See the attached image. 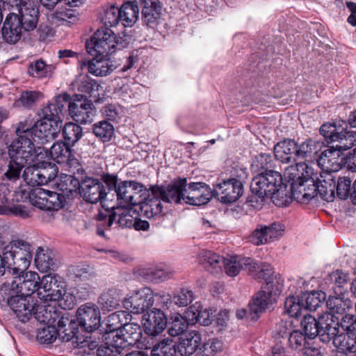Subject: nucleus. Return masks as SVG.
Instances as JSON below:
<instances>
[{
  "label": "nucleus",
  "instance_id": "nucleus-1",
  "mask_svg": "<svg viewBox=\"0 0 356 356\" xmlns=\"http://www.w3.org/2000/svg\"><path fill=\"white\" fill-rule=\"evenodd\" d=\"M341 124H324L320 128L321 134L328 143H335L324 150L318 159V164L323 171L337 172L342 166L341 152L350 149L356 144V133L347 131Z\"/></svg>",
  "mask_w": 356,
  "mask_h": 356
},
{
  "label": "nucleus",
  "instance_id": "nucleus-2",
  "mask_svg": "<svg viewBox=\"0 0 356 356\" xmlns=\"http://www.w3.org/2000/svg\"><path fill=\"white\" fill-rule=\"evenodd\" d=\"M8 303L22 322L28 321L33 314L41 322L49 323L55 321L56 314L54 307L36 305L32 298L16 294L8 299Z\"/></svg>",
  "mask_w": 356,
  "mask_h": 356
},
{
  "label": "nucleus",
  "instance_id": "nucleus-3",
  "mask_svg": "<svg viewBox=\"0 0 356 356\" xmlns=\"http://www.w3.org/2000/svg\"><path fill=\"white\" fill-rule=\"evenodd\" d=\"M131 37L124 34L118 38L114 32L108 27L98 29L90 40L86 44L89 54L106 56L113 54L116 49H123L130 42Z\"/></svg>",
  "mask_w": 356,
  "mask_h": 356
},
{
  "label": "nucleus",
  "instance_id": "nucleus-4",
  "mask_svg": "<svg viewBox=\"0 0 356 356\" xmlns=\"http://www.w3.org/2000/svg\"><path fill=\"white\" fill-rule=\"evenodd\" d=\"M3 260L8 265L7 270L12 275L24 273L32 259L31 244L24 240H13L3 247Z\"/></svg>",
  "mask_w": 356,
  "mask_h": 356
},
{
  "label": "nucleus",
  "instance_id": "nucleus-5",
  "mask_svg": "<svg viewBox=\"0 0 356 356\" xmlns=\"http://www.w3.org/2000/svg\"><path fill=\"white\" fill-rule=\"evenodd\" d=\"M283 188L284 186L281 174L274 170H266L258 174L252 179L250 184L253 193L259 197H270L276 204L277 197Z\"/></svg>",
  "mask_w": 356,
  "mask_h": 356
},
{
  "label": "nucleus",
  "instance_id": "nucleus-6",
  "mask_svg": "<svg viewBox=\"0 0 356 356\" xmlns=\"http://www.w3.org/2000/svg\"><path fill=\"white\" fill-rule=\"evenodd\" d=\"M34 137L16 136V138L8 147V152L10 159L29 163L34 161L42 153L43 147H36Z\"/></svg>",
  "mask_w": 356,
  "mask_h": 356
},
{
  "label": "nucleus",
  "instance_id": "nucleus-7",
  "mask_svg": "<svg viewBox=\"0 0 356 356\" xmlns=\"http://www.w3.org/2000/svg\"><path fill=\"white\" fill-rule=\"evenodd\" d=\"M282 284L278 280L270 277L250 302V311L254 314L264 312L276 301L282 291Z\"/></svg>",
  "mask_w": 356,
  "mask_h": 356
},
{
  "label": "nucleus",
  "instance_id": "nucleus-8",
  "mask_svg": "<svg viewBox=\"0 0 356 356\" xmlns=\"http://www.w3.org/2000/svg\"><path fill=\"white\" fill-rule=\"evenodd\" d=\"M142 337V328L135 323H124L120 330L104 336L106 343L122 349L136 344Z\"/></svg>",
  "mask_w": 356,
  "mask_h": 356
},
{
  "label": "nucleus",
  "instance_id": "nucleus-9",
  "mask_svg": "<svg viewBox=\"0 0 356 356\" xmlns=\"http://www.w3.org/2000/svg\"><path fill=\"white\" fill-rule=\"evenodd\" d=\"M57 173L56 164L42 162L26 168L22 173V179L27 185L31 186L44 185L53 180Z\"/></svg>",
  "mask_w": 356,
  "mask_h": 356
},
{
  "label": "nucleus",
  "instance_id": "nucleus-10",
  "mask_svg": "<svg viewBox=\"0 0 356 356\" xmlns=\"http://www.w3.org/2000/svg\"><path fill=\"white\" fill-rule=\"evenodd\" d=\"M118 201L120 204L127 205H138L144 200L143 195L146 193L143 185L134 181H124L118 183L115 189Z\"/></svg>",
  "mask_w": 356,
  "mask_h": 356
},
{
  "label": "nucleus",
  "instance_id": "nucleus-11",
  "mask_svg": "<svg viewBox=\"0 0 356 356\" xmlns=\"http://www.w3.org/2000/svg\"><path fill=\"white\" fill-rule=\"evenodd\" d=\"M65 195L56 192L37 188L33 191L31 204L40 209L58 211L64 206Z\"/></svg>",
  "mask_w": 356,
  "mask_h": 356
},
{
  "label": "nucleus",
  "instance_id": "nucleus-12",
  "mask_svg": "<svg viewBox=\"0 0 356 356\" xmlns=\"http://www.w3.org/2000/svg\"><path fill=\"white\" fill-rule=\"evenodd\" d=\"M153 304L154 294L149 288H142L122 301L124 308L136 314L143 313L152 307Z\"/></svg>",
  "mask_w": 356,
  "mask_h": 356
},
{
  "label": "nucleus",
  "instance_id": "nucleus-13",
  "mask_svg": "<svg viewBox=\"0 0 356 356\" xmlns=\"http://www.w3.org/2000/svg\"><path fill=\"white\" fill-rule=\"evenodd\" d=\"M214 196L225 204L236 202L243 193V186L241 180L235 178L222 180L213 188Z\"/></svg>",
  "mask_w": 356,
  "mask_h": 356
},
{
  "label": "nucleus",
  "instance_id": "nucleus-14",
  "mask_svg": "<svg viewBox=\"0 0 356 356\" xmlns=\"http://www.w3.org/2000/svg\"><path fill=\"white\" fill-rule=\"evenodd\" d=\"M186 179L175 180L166 186H154L152 189L154 197L168 203L181 204L184 199V187Z\"/></svg>",
  "mask_w": 356,
  "mask_h": 356
},
{
  "label": "nucleus",
  "instance_id": "nucleus-15",
  "mask_svg": "<svg viewBox=\"0 0 356 356\" xmlns=\"http://www.w3.org/2000/svg\"><path fill=\"white\" fill-rule=\"evenodd\" d=\"M14 280L10 284V290L13 293L27 298L38 292L40 276L35 272L28 271L19 275H14Z\"/></svg>",
  "mask_w": 356,
  "mask_h": 356
},
{
  "label": "nucleus",
  "instance_id": "nucleus-16",
  "mask_svg": "<svg viewBox=\"0 0 356 356\" xmlns=\"http://www.w3.org/2000/svg\"><path fill=\"white\" fill-rule=\"evenodd\" d=\"M213 197L211 188L202 182L186 183L184 187V202L191 205L201 206L208 203Z\"/></svg>",
  "mask_w": 356,
  "mask_h": 356
},
{
  "label": "nucleus",
  "instance_id": "nucleus-17",
  "mask_svg": "<svg viewBox=\"0 0 356 356\" xmlns=\"http://www.w3.org/2000/svg\"><path fill=\"white\" fill-rule=\"evenodd\" d=\"M59 277L56 274H47L40 279L38 289V298L44 301H58L63 296L62 286L58 282Z\"/></svg>",
  "mask_w": 356,
  "mask_h": 356
},
{
  "label": "nucleus",
  "instance_id": "nucleus-18",
  "mask_svg": "<svg viewBox=\"0 0 356 356\" xmlns=\"http://www.w3.org/2000/svg\"><path fill=\"white\" fill-rule=\"evenodd\" d=\"M79 325L86 331L91 332L97 330L100 323V312L94 304L86 303L77 310Z\"/></svg>",
  "mask_w": 356,
  "mask_h": 356
},
{
  "label": "nucleus",
  "instance_id": "nucleus-19",
  "mask_svg": "<svg viewBox=\"0 0 356 356\" xmlns=\"http://www.w3.org/2000/svg\"><path fill=\"white\" fill-rule=\"evenodd\" d=\"M81 196L89 203L95 204L106 197L105 188L103 183L98 179L86 177L81 180Z\"/></svg>",
  "mask_w": 356,
  "mask_h": 356
},
{
  "label": "nucleus",
  "instance_id": "nucleus-20",
  "mask_svg": "<svg viewBox=\"0 0 356 356\" xmlns=\"http://www.w3.org/2000/svg\"><path fill=\"white\" fill-rule=\"evenodd\" d=\"M143 318L144 331L149 337L159 335L166 327L167 318L159 309H154L147 312L143 315Z\"/></svg>",
  "mask_w": 356,
  "mask_h": 356
},
{
  "label": "nucleus",
  "instance_id": "nucleus-21",
  "mask_svg": "<svg viewBox=\"0 0 356 356\" xmlns=\"http://www.w3.org/2000/svg\"><path fill=\"white\" fill-rule=\"evenodd\" d=\"M69 113L77 122L87 124L91 122L95 115V110L91 100L84 99L69 104Z\"/></svg>",
  "mask_w": 356,
  "mask_h": 356
},
{
  "label": "nucleus",
  "instance_id": "nucleus-22",
  "mask_svg": "<svg viewBox=\"0 0 356 356\" xmlns=\"http://www.w3.org/2000/svg\"><path fill=\"white\" fill-rule=\"evenodd\" d=\"M24 26L17 13H10L6 17L2 28V36L8 43L18 42L22 35Z\"/></svg>",
  "mask_w": 356,
  "mask_h": 356
},
{
  "label": "nucleus",
  "instance_id": "nucleus-23",
  "mask_svg": "<svg viewBox=\"0 0 356 356\" xmlns=\"http://www.w3.org/2000/svg\"><path fill=\"white\" fill-rule=\"evenodd\" d=\"M105 57L97 54L95 58L88 61L78 59L80 68L82 70L86 67L88 72L96 76H106L115 69V65L108 59H106Z\"/></svg>",
  "mask_w": 356,
  "mask_h": 356
},
{
  "label": "nucleus",
  "instance_id": "nucleus-24",
  "mask_svg": "<svg viewBox=\"0 0 356 356\" xmlns=\"http://www.w3.org/2000/svg\"><path fill=\"white\" fill-rule=\"evenodd\" d=\"M320 339L323 342L332 340L340 333L339 318L331 313H324L319 316Z\"/></svg>",
  "mask_w": 356,
  "mask_h": 356
},
{
  "label": "nucleus",
  "instance_id": "nucleus-25",
  "mask_svg": "<svg viewBox=\"0 0 356 356\" xmlns=\"http://www.w3.org/2000/svg\"><path fill=\"white\" fill-rule=\"evenodd\" d=\"M296 148L297 143L295 140H284L275 145V156L282 163H297Z\"/></svg>",
  "mask_w": 356,
  "mask_h": 356
},
{
  "label": "nucleus",
  "instance_id": "nucleus-26",
  "mask_svg": "<svg viewBox=\"0 0 356 356\" xmlns=\"http://www.w3.org/2000/svg\"><path fill=\"white\" fill-rule=\"evenodd\" d=\"M61 127L40 119L35 123L33 137L37 138L42 144L48 143L56 137Z\"/></svg>",
  "mask_w": 356,
  "mask_h": 356
},
{
  "label": "nucleus",
  "instance_id": "nucleus-27",
  "mask_svg": "<svg viewBox=\"0 0 356 356\" xmlns=\"http://www.w3.org/2000/svg\"><path fill=\"white\" fill-rule=\"evenodd\" d=\"M17 9L18 10L17 15L22 21L24 31L35 29L38 22V9L31 4H22Z\"/></svg>",
  "mask_w": 356,
  "mask_h": 356
},
{
  "label": "nucleus",
  "instance_id": "nucleus-28",
  "mask_svg": "<svg viewBox=\"0 0 356 356\" xmlns=\"http://www.w3.org/2000/svg\"><path fill=\"white\" fill-rule=\"evenodd\" d=\"M222 257L207 250L200 252L197 257L198 263L207 271L211 273H217L222 270Z\"/></svg>",
  "mask_w": 356,
  "mask_h": 356
},
{
  "label": "nucleus",
  "instance_id": "nucleus-29",
  "mask_svg": "<svg viewBox=\"0 0 356 356\" xmlns=\"http://www.w3.org/2000/svg\"><path fill=\"white\" fill-rule=\"evenodd\" d=\"M201 341L200 334L196 331H191L179 339L177 346V352L182 356H189L197 350Z\"/></svg>",
  "mask_w": 356,
  "mask_h": 356
},
{
  "label": "nucleus",
  "instance_id": "nucleus-30",
  "mask_svg": "<svg viewBox=\"0 0 356 356\" xmlns=\"http://www.w3.org/2000/svg\"><path fill=\"white\" fill-rule=\"evenodd\" d=\"M292 197L302 203L315 197L314 182L313 181L291 183Z\"/></svg>",
  "mask_w": 356,
  "mask_h": 356
},
{
  "label": "nucleus",
  "instance_id": "nucleus-31",
  "mask_svg": "<svg viewBox=\"0 0 356 356\" xmlns=\"http://www.w3.org/2000/svg\"><path fill=\"white\" fill-rule=\"evenodd\" d=\"M241 262L243 269L248 270L251 275L264 279L266 282L271 277V268L269 264L257 263L250 257H243Z\"/></svg>",
  "mask_w": 356,
  "mask_h": 356
},
{
  "label": "nucleus",
  "instance_id": "nucleus-32",
  "mask_svg": "<svg viewBox=\"0 0 356 356\" xmlns=\"http://www.w3.org/2000/svg\"><path fill=\"white\" fill-rule=\"evenodd\" d=\"M35 264L36 268L41 272L54 270L57 268L56 259L53 254L48 249L44 250L39 247L35 256Z\"/></svg>",
  "mask_w": 356,
  "mask_h": 356
},
{
  "label": "nucleus",
  "instance_id": "nucleus-33",
  "mask_svg": "<svg viewBox=\"0 0 356 356\" xmlns=\"http://www.w3.org/2000/svg\"><path fill=\"white\" fill-rule=\"evenodd\" d=\"M318 145V143L312 139H307L300 145L297 144L296 152L297 154V164L300 165L302 168H304V166H307L306 162L312 160L313 154L317 152Z\"/></svg>",
  "mask_w": 356,
  "mask_h": 356
},
{
  "label": "nucleus",
  "instance_id": "nucleus-34",
  "mask_svg": "<svg viewBox=\"0 0 356 356\" xmlns=\"http://www.w3.org/2000/svg\"><path fill=\"white\" fill-rule=\"evenodd\" d=\"M120 22L124 26H132L138 19L139 9L136 2L127 0L119 8Z\"/></svg>",
  "mask_w": 356,
  "mask_h": 356
},
{
  "label": "nucleus",
  "instance_id": "nucleus-35",
  "mask_svg": "<svg viewBox=\"0 0 356 356\" xmlns=\"http://www.w3.org/2000/svg\"><path fill=\"white\" fill-rule=\"evenodd\" d=\"M122 293L118 289H110L104 292L98 298V303L102 309L111 311L120 305Z\"/></svg>",
  "mask_w": 356,
  "mask_h": 356
},
{
  "label": "nucleus",
  "instance_id": "nucleus-36",
  "mask_svg": "<svg viewBox=\"0 0 356 356\" xmlns=\"http://www.w3.org/2000/svg\"><path fill=\"white\" fill-rule=\"evenodd\" d=\"M145 348H152V356H175L177 351L175 342L170 338H165L152 346H146Z\"/></svg>",
  "mask_w": 356,
  "mask_h": 356
},
{
  "label": "nucleus",
  "instance_id": "nucleus-37",
  "mask_svg": "<svg viewBox=\"0 0 356 356\" xmlns=\"http://www.w3.org/2000/svg\"><path fill=\"white\" fill-rule=\"evenodd\" d=\"M355 333H339L332 339L334 346L338 349L337 353H350L355 350Z\"/></svg>",
  "mask_w": 356,
  "mask_h": 356
},
{
  "label": "nucleus",
  "instance_id": "nucleus-38",
  "mask_svg": "<svg viewBox=\"0 0 356 356\" xmlns=\"http://www.w3.org/2000/svg\"><path fill=\"white\" fill-rule=\"evenodd\" d=\"M161 15V6L157 2L147 3L142 10L144 23L149 27H154L158 24Z\"/></svg>",
  "mask_w": 356,
  "mask_h": 356
},
{
  "label": "nucleus",
  "instance_id": "nucleus-39",
  "mask_svg": "<svg viewBox=\"0 0 356 356\" xmlns=\"http://www.w3.org/2000/svg\"><path fill=\"white\" fill-rule=\"evenodd\" d=\"M67 143L64 142H57L54 143L50 149L49 154L53 160L58 163H64L67 162L71 156V149Z\"/></svg>",
  "mask_w": 356,
  "mask_h": 356
},
{
  "label": "nucleus",
  "instance_id": "nucleus-40",
  "mask_svg": "<svg viewBox=\"0 0 356 356\" xmlns=\"http://www.w3.org/2000/svg\"><path fill=\"white\" fill-rule=\"evenodd\" d=\"M120 10L113 5L102 8L99 13L101 22L106 26H115L120 22Z\"/></svg>",
  "mask_w": 356,
  "mask_h": 356
},
{
  "label": "nucleus",
  "instance_id": "nucleus-41",
  "mask_svg": "<svg viewBox=\"0 0 356 356\" xmlns=\"http://www.w3.org/2000/svg\"><path fill=\"white\" fill-rule=\"evenodd\" d=\"M132 209L123 206L113 207V215H115L117 224L122 227L131 228L134 224V218L131 214Z\"/></svg>",
  "mask_w": 356,
  "mask_h": 356
},
{
  "label": "nucleus",
  "instance_id": "nucleus-42",
  "mask_svg": "<svg viewBox=\"0 0 356 356\" xmlns=\"http://www.w3.org/2000/svg\"><path fill=\"white\" fill-rule=\"evenodd\" d=\"M26 164V163L10 159L8 169L3 174L4 179L13 184H16L19 181L21 184L22 181H23L22 170Z\"/></svg>",
  "mask_w": 356,
  "mask_h": 356
},
{
  "label": "nucleus",
  "instance_id": "nucleus-43",
  "mask_svg": "<svg viewBox=\"0 0 356 356\" xmlns=\"http://www.w3.org/2000/svg\"><path fill=\"white\" fill-rule=\"evenodd\" d=\"M329 313L337 314H342L346 309L350 308L353 303L348 298H344L341 296H332L328 298L326 302Z\"/></svg>",
  "mask_w": 356,
  "mask_h": 356
},
{
  "label": "nucleus",
  "instance_id": "nucleus-44",
  "mask_svg": "<svg viewBox=\"0 0 356 356\" xmlns=\"http://www.w3.org/2000/svg\"><path fill=\"white\" fill-rule=\"evenodd\" d=\"M43 97L42 94L36 90H24L19 97L15 101V104L18 107L31 108Z\"/></svg>",
  "mask_w": 356,
  "mask_h": 356
},
{
  "label": "nucleus",
  "instance_id": "nucleus-45",
  "mask_svg": "<svg viewBox=\"0 0 356 356\" xmlns=\"http://www.w3.org/2000/svg\"><path fill=\"white\" fill-rule=\"evenodd\" d=\"M94 134L102 142H108L114 135V127L106 120H102L95 123L92 126Z\"/></svg>",
  "mask_w": 356,
  "mask_h": 356
},
{
  "label": "nucleus",
  "instance_id": "nucleus-46",
  "mask_svg": "<svg viewBox=\"0 0 356 356\" xmlns=\"http://www.w3.org/2000/svg\"><path fill=\"white\" fill-rule=\"evenodd\" d=\"M83 135L81 127L73 122H68L63 128V136L68 145H74Z\"/></svg>",
  "mask_w": 356,
  "mask_h": 356
},
{
  "label": "nucleus",
  "instance_id": "nucleus-47",
  "mask_svg": "<svg viewBox=\"0 0 356 356\" xmlns=\"http://www.w3.org/2000/svg\"><path fill=\"white\" fill-rule=\"evenodd\" d=\"M315 197H320L326 201L332 202L334 198L335 185L333 182L330 183L326 179H320L319 184H314Z\"/></svg>",
  "mask_w": 356,
  "mask_h": 356
},
{
  "label": "nucleus",
  "instance_id": "nucleus-48",
  "mask_svg": "<svg viewBox=\"0 0 356 356\" xmlns=\"http://www.w3.org/2000/svg\"><path fill=\"white\" fill-rule=\"evenodd\" d=\"M142 203H140V209L144 216L148 218L159 214L162 211V204L159 197H154L149 200L143 197Z\"/></svg>",
  "mask_w": 356,
  "mask_h": 356
},
{
  "label": "nucleus",
  "instance_id": "nucleus-49",
  "mask_svg": "<svg viewBox=\"0 0 356 356\" xmlns=\"http://www.w3.org/2000/svg\"><path fill=\"white\" fill-rule=\"evenodd\" d=\"M79 90L88 94L95 102H99L103 98L99 93V90H102V87L94 79L87 78L83 81L79 87Z\"/></svg>",
  "mask_w": 356,
  "mask_h": 356
},
{
  "label": "nucleus",
  "instance_id": "nucleus-50",
  "mask_svg": "<svg viewBox=\"0 0 356 356\" xmlns=\"http://www.w3.org/2000/svg\"><path fill=\"white\" fill-rule=\"evenodd\" d=\"M319 318L316 320L312 315H305L301 321V326L303 328L305 335L309 339H314L317 335L320 337Z\"/></svg>",
  "mask_w": 356,
  "mask_h": 356
},
{
  "label": "nucleus",
  "instance_id": "nucleus-51",
  "mask_svg": "<svg viewBox=\"0 0 356 356\" xmlns=\"http://www.w3.org/2000/svg\"><path fill=\"white\" fill-rule=\"evenodd\" d=\"M169 323L168 333L172 337L183 334L188 327V321L181 315L176 314L171 316Z\"/></svg>",
  "mask_w": 356,
  "mask_h": 356
},
{
  "label": "nucleus",
  "instance_id": "nucleus-52",
  "mask_svg": "<svg viewBox=\"0 0 356 356\" xmlns=\"http://www.w3.org/2000/svg\"><path fill=\"white\" fill-rule=\"evenodd\" d=\"M243 257L241 256H231L223 258L222 266H224L225 273L229 277H235L243 269L242 264Z\"/></svg>",
  "mask_w": 356,
  "mask_h": 356
},
{
  "label": "nucleus",
  "instance_id": "nucleus-53",
  "mask_svg": "<svg viewBox=\"0 0 356 356\" xmlns=\"http://www.w3.org/2000/svg\"><path fill=\"white\" fill-rule=\"evenodd\" d=\"M126 316L127 312L124 311H118L110 314L106 320L107 329L103 337L104 338V336L107 333L120 330V329L122 327L123 319L125 318Z\"/></svg>",
  "mask_w": 356,
  "mask_h": 356
},
{
  "label": "nucleus",
  "instance_id": "nucleus-54",
  "mask_svg": "<svg viewBox=\"0 0 356 356\" xmlns=\"http://www.w3.org/2000/svg\"><path fill=\"white\" fill-rule=\"evenodd\" d=\"M115 220V215H113V210L112 211H106V213L101 212L97 215V233L99 236H104L105 229H109Z\"/></svg>",
  "mask_w": 356,
  "mask_h": 356
},
{
  "label": "nucleus",
  "instance_id": "nucleus-55",
  "mask_svg": "<svg viewBox=\"0 0 356 356\" xmlns=\"http://www.w3.org/2000/svg\"><path fill=\"white\" fill-rule=\"evenodd\" d=\"M41 120L48 121L49 122L58 124L60 127L63 125V121L60 119V114L58 113L52 103L47 104L42 109Z\"/></svg>",
  "mask_w": 356,
  "mask_h": 356
},
{
  "label": "nucleus",
  "instance_id": "nucleus-56",
  "mask_svg": "<svg viewBox=\"0 0 356 356\" xmlns=\"http://www.w3.org/2000/svg\"><path fill=\"white\" fill-rule=\"evenodd\" d=\"M222 342L216 339H210L203 343L198 352L199 356H214L222 348Z\"/></svg>",
  "mask_w": 356,
  "mask_h": 356
},
{
  "label": "nucleus",
  "instance_id": "nucleus-57",
  "mask_svg": "<svg viewBox=\"0 0 356 356\" xmlns=\"http://www.w3.org/2000/svg\"><path fill=\"white\" fill-rule=\"evenodd\" d=\"M304 306L303 302L294 296L288 297L284 302L285 312L291 317L297 318Z\"/></svg>",
  "mask_w": 356,
  "mask_h": 356
},
{
  "label": "nucleus",
  "instance_id": "nucleus-58",
  "mask_svg": "<svg viewBox=\"0 0 356 356\" xmlns=\"http://www.w3.org/2000/svg\"><path fill=\"white\" fill-rule=\"evenodd\" d=\"M10 214L22 218L30 217L29 211L24 205L17 204L13 207H8L7 205L0 206V215Z\"/></svg>",
  "mask_w": 356,
  "mask_h": 356
},
{
  "label": "nucleus",
  "instance_id": "nucleus-59",
  "mask_svg": "<svg viewBox=\"0 0 356 356\" xmlns=\"http://www.w3.org/2000/svg\"><path fill=\"white\" fill-rule=\"evenodd\" d=\"M186 314L192 323L199 322L204 325L211 324V320L206 311H199L195 307L191 306L188 309Z\"/></svg>",
  "mask_w": 356,
  "mask_h": 356
},
{
  "label": "nucleus",
  "instance_id": "nucleus-60",
  "mask_svg": "<svg viewBox=\"0 0 356 356\" xmlns=\"http://www.w3.org/2000/svg\"><path fill=\"white\" fill-rule=\"evenodd\" d=\"M57 338V330L54 326H46L39 329L37 339L42 343H51Z\"/></svg>",
  "mask_w": 356,
  "mask_h": 356
},
{
  "label": "nucleus",
  "instance_id": "nucleus-61",
  "mask_svg": "<svg viewBox=\"0 0 356 356\" xmlns=\"http://www.w3.org/2000/svg\"><path fill=\"white\" fill-rule=\"evenodd\" d=\"M307 166H304V168L300 165L291 163V165L287 167L284 171V176L289 179V181L291 183H297L301 181L300 179L304 176V171Z\"/></svg>",
  "mask_w": 356,
  "mask_h": 356
},
{
  "label": "nucleus",
  "instance_id": "nucleus-62",
  "mask_svg": "<svg viewBox=\"0 0 356 356\" xmlns=\"http://www.w3.org/2000/svg\"><path fill=\"white\" fill-rule=\"evenodd\" d=\"M35 123L29 117L20 121L15 129L16 136L22 135L26 137H33Z\"/></svg>",
  "mask_w": 356,
  "mask_h": 356
},
{
  "label": "nucleus",
  "instance_id": "nucleus-63",
  "mask_svg": "<svg viewBox=\"0 0 356 356\" xmlns=\"http://www.w3.org/2000/svg\"><path fill=\"white\" fill-rule=\"evenodd\" d=\"M49 66L42 60H38L31 63L28 68V73L30 76L35 77H44L47 75Z\"/></svg>",
  "mask_w": 356,
  "mask_h": 356
},
{
  "label": "nucleus",
  "instance_id": "nucleus-64",
  "mask_svg": "<svg viewBox=\"0 0 356 356\" xmlns=\"http://www.w3.org/2000/svg\"><path fill=\"white\" fill-rule=\"evenodd\" d=\"M81 181H79L72 176H68L65 180V184H62L61 189L65 195H73L74 193H76L78 191L79 193H81Z\"/></svg>",
  "mask_w": 356,
  "mask_h": 356
}]
</instances>
